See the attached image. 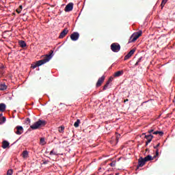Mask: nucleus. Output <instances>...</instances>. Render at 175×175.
I'll use <instances>...</instances> for the list:
<instances>
[{"label":"nucleus","mask_w":175,"mask_h":175,"mask_svg":"<svg viewBox=\"0 0 175 175\" xmlns=\"http://www.w3.org/2000/svg\"><path fill=\"white\" fill-rule=\"evenodd\" d=\"M26 124H31V119H29V118H27L26 120Z\"/></svg>","instance_id":"obj_21"},{"label":"nucleus","mask_w":175,"mask_h":175,"mask_svg":"<svg viewBox=\"0 0 175 175\" xmlns=\"http://www.w3.org/2000/svg\"><path fill=\"white\" fill-rule=\"evenodd\" d=\"M73 10V3H69L68 5H66L64 8V11L66 12H72Z\"/></svg>","instance_id":"obj_7"},{"label":"nucleus","mask_w":175,"mask_h":175,"mask_svg":"<svg viewBox=\"0 0 175 175\" xmlns=\"http://www.w3.org/2000/svg\"><path fill=\"white\" fill-rule=\"evenodd\" d=\"M79 125H80V120L77 119V121L74 123V126L75 128H79Z\"/></svg>","instance_id":"obj_15"},{"label":"nucleus","mask_w":175,"mask_h":175,"mask_svg":"<svg viewBox=\"0 0 175 175\" xmlns=\"http://www.w3.org/2000/svg\"><path fill=\"white\" fill-rule=\"evenodd\" d=\"M46 125V122L44 120H38L34 124L30 126L31 129L35 131V129H39V128H42Z\"/></svg>","instance_id":"obj_2"},{"label":"nucleus","mask_w":175,"mask_h":175,"mask_svg":"<svg viewBox=\"0 0 175 175\" xmlns=\"http://www.w3.org/2000/svg\"><path fill=\"white\" fill-rule=\"evenodd\" d=\"M16 132H23V131H24V129L21 126H17L16 127Z\"/></svg>","instance_id":"obj_14"},{"label":"nucleus","mask_w":175,"mask_h":175,"mask_svg":"<svg viewBox=\"0 0 175 175\" xmlns=\"http://www.w3.org/2000/svg\"><path fill=\"white\" fill-rule=\"evenodd\" d=\"M6 110V105L3 103H0V111L3 113Z\"/></svg>","instance_id":"obj_12"},{"label":"nucleus","mask_w":175,"mask_h":175,"mask_svg":"<svg viewBox=\"0 0 175 175\" xmlns=\"http://www.w3.org/2000/svg\"><path fill=\"white\" fill-rule=\"evenodd\" d=\"M79 38H80V34L79 33V32H73L70 35V39L73 42H76V40H79Z\"/></svg>","instance_id":"obj_5"},{"label":"nucleus","mask_w":175,"mask_h":175,"mask_svg":"<svg viewBox=\"0 0 175 175\" xmlns=\"http://www.w3.org/2000/svg\"><path fill=\"white\" fill-rule=\"evenodd\" d=\"M53 53H54L53 51H51V53L49 55H46L44 59L37 61L36 63L31 64V68L35 69L38 68V66H42V65H44V64H46V62H49L53 58Z\"/></svg>","instance_id":"obj_1"},{"label":"nucleus","mask_w":175,"mask_h":175,"mask_svg":"<svg viewBox=\"0 0 175 175\" xmlns=\"http://www.w3.org/2000/svg\"><path fill=\"white\" fill-rule=\"evenodd\" d=\"M113 80H114V77H110L107 81H109V83H110V81H113Z\"/></svg>","instance_id":"obj_22"},{"label":"nucleus","mask_w":175,"mask_h":175,"mask_svg":"<svg viewBox=\"0 0 175 175\" xmlns=\"http://www.w3.org/2000/svg\"><path fill=\"white\" fill-rule=\"evenodd\" d=\"M3 116V113H0V117H2Z\"/></svg>","instance_id":"obj_27"},{"label":"nucleus","mask_w":175,"mask_h":175,"mask_svg":"<svg viewBox=\"0 0 175 175\" xmlns=\"http://www.w3.org/2000/svg\"><path fill=\"white\" fill-rule=\"evenodd\" d=\"M111 50L113 53H118L121 50V45L117 42H113L111 44Z\"/></svg>","instance_id":"obj_4"},{"label":"nucleus","mask_w":175,"mask_h":175,"mask_svg":"<svg viewBox=\"0 0 175 175\" xmlns=\"http://www.w3.org/2000/svg\"><path fill=\"white\" fill-rule=\"evenodd\" d=\"M155 132H161V131H156Z\"/></svg>","instance_id":"obj_28"},{"label":"nucleus","mask_w":175,"mask_h":175,"mask_svg":"<svg viewBox=\"0 0 175 175\" xmlns=\"http://www.w3.org/2000/svg\"><path fill=\"white\" fill-rule=\"evenodd\" d=\"M6 122L5 117L0 118V125L3 124V122Z\"/></svg>","instance_id":"obj_18"},{"label":"nucleus","mask_w":175,"mask_h":175,"mask_svg":"<svg viewBox=\"0 0 175 175\" xmlns=\"http://www.w3.org/2000/svg\"><path fill=\"white\" fill-rule=\"evenodd\" d=\"M19 46L24 49V47H27V43H25V41L21 40L19 41Z\"/></svg>","instance_id":"obj_13"},{"label":"nucleus","mask_w":175,"mask_h":175,"mask_svg":"<svg viewBox=\"0 0 175 175\" xmlns=\"http://www.w3.org/2000/svg\"><path fill=\"white\" fill-rule=\"evenodd\" d=\"M19 10H23V5H20V6H19Z\"/></svg>","instance_id":"obj_24"},{"label":"nucleus","mask_w":175,"mask_h":175,"mask_svg":"<svg viewBox=\"0 0 175 175\" xmlns=\"http://www.w3.org/2000/svg\"><path fill=\"white\" fill-rule=\"evenodd\" d=\"M124 75V70H119L114 73L113 77H120V76H122Z\"/></svg>","instance_id":"obj_10"},{"label":"nucleus","mask_w":175,"mask_h":175,"mask_svg":"<svg viewBox=\"0 0 175 175\" xmlns=\"http://www.w3.org/2000/svg\"><path fill=\"white\" fill-rule=\"evenodd\" d=\"M105 75H103L100 78H99L96 85V87H100V85H102V83L105 81Z\"/></svg>","instance_id":"obj_8"},{"label":"nucleus","mask_w":175,"mask_h":175,"mask_svg":"<svg viewBox=\"0 0 175 175\" xmlns=\"http://www.w3.org/2000/svg\"><path fill=\"white\" fill-rule=\"evenodd\" d=\"M16 12L20 14V13H21V10H20V8L16 10Z\"/></svg>","instance_id":"obj_23"},{"label":"nucleus","mask_w":175,"mask_h":175,"mask_svg":"<svg viewBox=\"0 0 175 175\" xmlns=\"http://www.w3.org/2000/svg\"><path fill=\"white\" fill-rule=\"evenodd\" d=\"M65 127L64 126H62L60 127H59V132H62L63 131H64Z\"/></svg>","instance_id":"obj_20"},{"label":"nucleus","mask_w":175,"mask_h":175,"mask_svg":"<svg viewBox=\"0 0 175 175\" xmlns=\"http://www.w3.org/2000/svg\"><path fill=\"white\" fill-rule=\"evenodd\" d=\"M143 61V57H140L135 64V66H137L140 62Z\"/></svg>","instance_id":"obj_16"},{"label":"nucleus","mask_w":175,"mask_h":175,"mask_svg":"<svg viewBox=\"0 0 175 175\" xmlns=\"http://www.w3.org/2000/svg\"><path fill=\"white\" fill-rule=\"evenodd\" d=\"M129 100V99H126V100H124V103H126V102H128Z\"/></svg>","instance_id":"obj_26"},{"label":"nucleus","mask_w":175,"mask_h":175,"mask_svg":"<svg viewBox=\"0 0 175 175\" xmlns=\"http://www.w3.org/2000/svg\"><path fill=\"white\" fill-rule=\"evenodd\" d=\"M68 32H69V30L68 28H65L61 33L60 35L59 36V39H64L68 35Z\"/></svg>","instance_id":"obj_6"},{"label":"nucleus","mask_w":175,"mask_h":175,"mask_svg":"<svg viewBox=\"0 0 175 175\" xmlns=\"http://www.w3.org/2000/svg\"><path fill=\"white\" fill-rule=\"evenodd\" d=\"M148 132H154V129H150V130L148 131Z\"/></svg>","instance_id":"obj_25"},{"label":"nucleus","mask_w":175,"mask_h":175,"mask_svg":"<svg viewBox=\"0 0 175 175\" xmlns=\"http://www.w3.org/2000/svg\"><path fill=\"white\" fill-rule=\"evenodd\" d=\"M110 84V82L107 81L106 84L104 85L103 90V91H105V90H106L107 88V87H109V85Z\"/></svg>","instance_id":"obj_19"},{"label":"nucleus","mask_w":175,"mask_h":175,"mask_svg":"<svg viewBox=\"0 0 175 175\" xmlns=\"http://www.w3.org/2000/svg\"><path fill=\"white\" fill-rule=\"evenodd\" d=\"M167 3V0H162L161 3V9H163V8L165 6V5H166Z\"/></svg>","instance_id":"obj_17"},{"label":"nucleus","mask_w":175,"mask_h":175,"mask_svg":"<svg viewBox=\"0 0 175 175\" xmlns=\"http://www.w3.org/2000/svg\"><path fill=\"white\" fill-rule=\"evenodd\" d=\"M143 33V31H139L137 32H135L133 33V35L130 37L129 43H133V42H136L139 38H140V36Z\"/></svg>","instance_id":"obj_3"},{"label":"nucleus","mask_w":175,"mask_h":175,"mask_svg":"<svg viewBox=\"0 0 175 175\" xmlns=\"http://www.w3.org/2000/svg\"><path fill=\"white\" fill-rule=\"evenodd\" d=\"M135 51H136V49H133L132 50H131L129 53L124 57V59H129V58H131V57H132L133 54H135Z\"/></svg>","instance_id":"obj_9"},{"label":"nucleus","mask_w":175,"mask_h":175,"mask_svg":"<svg viewBox=\"0 0 175 175\" xmlns=\"http://www.w3.org/2000/svg\"><path fill=\"white\" fill-rule=\"evenodd\" d=\"M8 89V86L5 83H0V91H5V90Z\"/></svg>","instance_id":"obj_11"}]
</instances>
